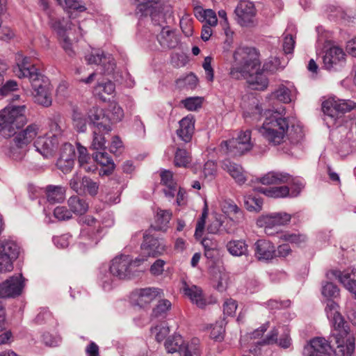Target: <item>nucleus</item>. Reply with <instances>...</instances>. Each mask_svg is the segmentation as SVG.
Masks as SVG:
<instances>
[{
	"mask_svg": "<svg viewBox=\"0 0 356 356\" xmlns=\"http://www.w3.org/2000/svg\"><path fill=\"white\" fill-rule=\"evenodd\" d=\"M16 63L17 66L14 69V72L20 79H29L35 102L44 107L51 106L52 97L50 83L47 77L38 72L35 64L29 57L17 54Z\"/></svg>",
	"mask_w": 356,
	"mask_h": 356,
	"instance_id": "nucleus-1",
	"label": "nucleus"
},
{
	"mask_svg": "<svg viewBox=\"0 0 356 356\" xmlns=\"http://www.w3.org/2000/svg\"><path fill=\"white\" fill-rule=\"evenodd\" d=\"M337 304L331 300L327 301L325 312L334 325L331 334V341L337 344L335 356H352L355 349V334L350 330L349 324L345 321L337 310Z\"/></svg>",
	"mask_w": 356,
	"mask_h": 356,
	"instance_id": "nucleus-2",
	"label": "nucleus"
},
{
	"mask_svg": "<svg viewBox=\"0 0 356 356\" xmlns=\"http://www.w3.org/2000/svg\"><path fill=\"white\" fill-rule=\"evenodd\" d=\"M260 182L264 185L291 184V192L288 186L272 187L269 188H259L258 191L266 196L274 198L285 197L287 196L296 197L303 188L301 182L295 181L287 173L270 172L260 179Z\"/></svg>",
	"mask_w": 356,
	"mask_h": 356,
	"instance_id": "nucleus-3",
	"label": "nucleus"
},
{
	"mask_svg": "<svg viewBox=\"0 0 356 356\" xmlns=\"http://www.w3.org/2000/svg\"><path fill=\"white\" fill-rule=\"evenodd\" d=\"M235 66L232 67L230 75L233 79H241L250 72L260 68L259 53L253 47H238L234 54Z\"/></svg>",
	"mask_w": 356,
	"mask_h": 356,
	"instance_id": "nucleus-4",
	"label": "nucleus"
},
{
	"mask_svg": "<svg viewBox=\"0 0 356 356\" xmlns=\"http://www.w3.org/2000/svg\"><path fill=\"white\" fill-rule=\"evenodd\" d=\"M26 106H8L0 111V134L4 137H10L15 131L21 129L27 123L25 115Z\"/></svg>",
	"mask_w": 356,
	"mask_h": 356,
	"instance_id": "nucleus-5",
	"label": "nucleus"
},
{
	"mask_svg": "<svg viewBox=\"0 0 356 356\" xmlns=\"http://www.w3.org/2000/svg\"><path fill=\"white\" fill-rule=\"evenodd\" d=\"M266 118L259 129V133L270 143L277 145L283 142L286 131L289 130V122L285 118L280 116L277 111L266 113Z\"/></svg>",
	"mask_w": 356,
	"mask_h": 356,
	"instance_id": "nucleus-6",
	"label": "nucleus"
},
{
	"mask_svg": "<svg viewBox=\"0 0 356 356\" xmlns=\"http://www.w3.org/2000/svg\"><path fill=\"white\" fill-rule=\"evenodd\" d=\"M356 108V102L350 99L330 98L322 104L324 121L328 127H338L341 124L343 114Z\"/></svg>",
	"mask_w": 356,
	"mask_h": 356,
	"instance_id": "nucleus-7",
	"label": "nucleus"
},
{
	"mask_svg": "<svg viewBox=\"0 0 356 356\" xmlns=\"http://www.w3.org/2000/svg\"><path fill=\"white\" fill-rule=\"evenodd\" d=\"M40 131V126L35 123L29 124L26 128L15 131L13 135L15 147L11 149V156L15 160H21L26 154L27 147L36 138Z\"/></svg>",
	"mask_w": 356,
	"mask_h": 356,
	"instance_id": "nucleus-8",
	"label": "nucleus"
},
{
	"mask_svg": "<svg viewBox=\"0 0 356 356\" xmlns=\"http://www.w3.org/2000/svg\"><path fill=\"white\" fill-rule=\"evenodd\" d=\"M144 261L143 258H137L133 260L127 255L116 257L112 260L109 268L110 273L120 279H129L137 275V268Z\"/></svg>",
	"mask_w": 356,
	"mask_h": 356,
	"instance_id": "nucleus-9",
	"label": "nucleus"
},
{
	"mask_svg": "<svg viewBox=\"0 0 356 356\" xmlns=\"http://www.w3.org/2000/svg\"><path fill=\"white\" fill-rule=\"evenodd\" d=\"M51 29L57 34L58 41L69 56H74L75 52L73 49V41L75 38L72 39L70 35L72 33L74 25L70 19L64 18L51 19L50 22Z\"/></svg>",
	"mask_w": 356,
	"mask_h": 356,
	"instance_id": "nucleus-10",
	"label": "nucleus"
},
{
	"mask_svg": "<svg viewBox=\"0 0 356 356\" xmlns=\"http://www.w3.org/2000/svg\"><path fill=\"white\" fill-rule=\"evenodd\" d=\"M250 131L241 132L237 138L222 141L220 144V150L232 156H237L250 151L252 147L251 143Z\"/></svg>",
	"mask_w": 356,
	"mask_h": 356,
	"instance_id": "nucleus-11",
	"label": "nucleus"
},
{
	"mask_svg": "<svg viewBox=\"0 0 356 356\" xmlns=\"http://www.w3.org/2000/svg\"><path fill=\"white\" fill-rule=\"evenodd\" d=\"M291 219V215L286 212H274L261 215L257 220V225L264 228L268 236L275 233V228L287 225Z\"/></svg>",
	"mask_w": 356,
	"mask_h": 356,
	"instance_id": "nucleus-12",
	"label": "nucleus"
},
{
	"mask_svg": "<svg viewBox=\"0 0 356 356\" xmlns=\"http://www.w3.org/2000/svg\"><path fill=\"white\" fill-rule=\"evenodd\" d=\"M182 337L180 335H175L165 341V347L168 353H170L179 351L183 353L184 356H200V340L198 339H193L186 347H182Z\"/></svg>",
	"mask_w": 356,
	"mask_h": 356,
	"instance_id": "nucleus-13",
	"label": "nucleus"
},
{
	"mask_svg": "<svg viewBox=\"0 0 356 356\" xmlns=\"http://www.w3.org/2000/svg\"><path fill=\"white\" fill-rule=\"evenodd\" d=\"M19 248L13 241L0 242V273L11 271L13 262L19 255Z\"/></svg>",
	"mask_w": 356,
	"mask_h": 356,
	"instance_id": "nucleus-14",
	"label": "nucleus"
},
{
	"mask_svg": "<svg viewBox=\"0 0 356 356\" xmlns=\"http://www.w3.org/2000/svg\"><path fill=\"white\" fill-rule=\"evenodd\" d=\"M234 13L235 19L240 26L250 27L254 24L257 9L252 2L240 1L234 10Z\"/></svg>",
	"mask_w": 356,
	"mask_h": 356,
	"instance_id": "nucleus-15",
	"label": "nucleus"
},
{
	"mask_svg": "<svg viewBox=\"0 0 356 356\" xmlns=\"http://www.w3.org/2000/svg\"><path fill=\"white\" fill-rule=\"evenodd\" d=\"M330 345L327 340L324 338L317 337L310 341L309 343L306 345L303 350L304 356H324L325 355H330V350L332 349L334 353V349L337 344L332 343Z\"/></svg>",
	"mask_w": 356,
	"mask_h": 356,
	"instance_id": "nucleus-16",
	"label": "nucleus"
},
{
	"mask_svg": "<svg viewBox=\"0 0 356 356\" xmlns=\"http://www.w3.org/2000/svg\"><path fill=\"white\" fill-rule=\"evenodd\" d=\"M86 60L88 64L101 65L105 74H109L114 72L115 63L113 56L102 51L92 50L90 54L86 56Z\"/></svg>",
	"mask_w": 356,
	"mask_h": 356,
	"instance_id": "nucleus-17",
	"label": "nucleus"
},
{
	"mask_svg": "<svg viewBox=\"0 0 356 356\" xmlns=\"http://www.w3.org/2000/svg\"><path fill=\"white\" fill-rule=\"evenodd\" d=\"M163 291L154 287L138 289L131 293V300L140 307H145L149 305L157 297H161Z\"/></svg>",
	"mask_w": 356,
	"mask_h": 356,
	"instance_id": "nucleus-18",
	"label": "nucleus"
},
{
	"mask_svg": "<svg viewBox=\"0 0 356 356\" xmlns=\"http://www.w3.org/2000/svg\"><path fill=\"white\" fill-rule=\"evenodd\" d=\"M165 250V245L162 240L154 238L145 234L144 241L141 245L142 257L146 260V257H156L162 254Z\"/></svg>",
	"mask_w": 356,
	"mask_h": 356,
	"instance_id": "nucleus-19",
	"label": "nucleus"
},
{
	"mask_svg": "<svg viewBox=\"0 0 356 356\" xmlns=\"http://www.w3.org/2000/svg\"><path fill=\"white\" fill-rule=\"evenodd\" d=\"M75 149L70 143H65L61 149L56 166L63 173H69L74 165Z\"/></svg>",
	"mask_w": 356,
	"mask_h": 356,
	"instance_id": "nucleus-20",
	"label": "nucleus"
},
{
	"mask_svg": "<svg viewBox=\"0 0 356 356\" xmlns=\"http://www.w3.org/2000/svg\"><path fill=\"white\" fill-rule=\"evenodd\" d=\"M88 118L99 132L108 133L111 130V119L106 115L103 109L92 107L88 113Z\"/></svg>",
	"mask_w": 356,
	"mask_h": 356,
	"instance_id": "nucleus-21",
	"label": "nucleus"
},
{
	"mask_svg": "<svg viewBox=\"0 0 356 356\" xmlns=\"http://www.w3.org/2000/svg\"><path fill=\"white\" fill-rule=\"evenodd\" d=\"M21 278V275L13 276L0 284V299L19 296L23 289Z\"/></svg>",
	"mask_w": 356,
	"mask_h": 356,
	"instance_id": "nucleus-22",
	"label": "nucleus"
},
{
	"mask_svg": "<svg viewBox=\"0 0 356 356\" xmlns=\"http://www.w3.org/2000/svg\"><path fill=\"white\" fill-rule=\"evenodd\" d=\"M345 56L342 49L337 47L330 48L323 58L324 67L329 70H338L344 63Z\"/></svg>",
	"mask_w": 356,
	"mask_h": 356,
	"instance_id": "nucleus-23",
	"label": "nucleus"
},
{
	"mask_svg": "<svg viewBox=\"0 0 356 356\" xmlns=\"http://www.w3.org/2000/svg\"><path fill=\"white\" fill-rule=\"evenodd\" d=\"M254 257L259 261H268L276 257V248L270 241L259 239L254 244Z\"/></svg>",
	"mask_w": 356,
	"mask_h": 356,
	"instance_id": "nucleus-24",
	"label": "nucleus"
},
{
	"mask_svg": "<svg viewBox=\"0 0 356 356\" xmlns=\"http://www.w3.org/2000/svg\"><path fill=\"white\" fill-rule=\"evenodd\" d=\"M327 276L328 278H331V276L337 277L347 290L355 294L356 298V269L343 272L332 270L327 273Z\"/></svg>",
	"mask_w": 356,
	"mask_h": 356,
	"instance_id": "nucleus-25",
	"label": "nucleus"
},
{
	"mask_svg": "<svg viewBox=\"0 0 356 356\" xmlns=\"http://www.w3.org/2000/svg\"><path fill=\"white\" fill-rule=\"evenodd\" d=\"M58 143V138L55 136L45 135L38 137L34 143L35 150L44 158L52 156Z\"/></svg>",
	"mask_w": 356,
	"mask_h": 356,
	"instance_id": "nucleus-26",
	"label": "nucleus"
},
{
	"mask_svg": "<svg viewBox=\"0 0 356 356\" xmlns=\"http://www.w3.org/2000/svg\"><path fill=\"white\" fill-rule=\"evenodd\" d=\"M242 78L246 79L249 87L252 90H264L268 85V79L266 73L261 70L260 68L247 73Z\"/></svg>",
	"mask_w": 356,
	"mask_h": 356,
	"instance_id": "nucleus-27",
	"label": "nucleus"
},
{
	"mask_svg": "<svg viewBox=\"0 0 356 356\" xmlns=\"http://www.w3.org/2000/svg\"><path fill=\"white\" fill-rule=\"evenodd\" d=\"M195 129V120L193 115H187L179 121V128L177 130V135L185 143H189Z\"/></svg>",
	"mask_w": 356,
	"mask_h": 356,
	"instance_id": "nucleus-28",
	"label": "nucleus"
},
{
	"mask_svg": "<svg viewBox=\"0 0 356 356\" xmlns=\"http://www.w3.org/2000/svg\"><path fill=\"white\" fill-rule=\"evenodd\" d=\"M81 221L83 222V224L87 225L88 227H92L93 225H95L97 220L95 218L90 216H87L84 218H83ZM102 232V229L100 226L98 227L96 233H92V234H90V232H91L90 227L88 228L87 229H83L81 232V237L82 238H84L86 241H88L86 242L85 243L89 246L92 247L97 244L98 241L100 239V237H99L98 234Z\"/></svg>",
	"mask_w": 356,
	"mask_h": 356,
	"instance_id": "nucleus-29",
	"label": "nucleus"
},
{
	"mask_svg": "<svg viewBox=\"0 0 356 356\" xmlns=\"http://www.w3.org/2000/svg\"><path fill=\"white\" fill-rule=\"evenodd\" d=\"M222 168L226 171L239 185L243 184L247 177L242 166L234 163L229 159H225L222 163Z\"/></svg>",
	"mask_w": 356,
	"mask_h": 356,
	"instance_id": "nucleus-30",
	"label": "nucleus"
},
{
	"mask_svg": "<svg viewBox=\"0 0 356 356\" xmlns=\"http://www.w3.org/2000/svg\"><path fill=\"white\" fill-rule=\"evenodd\" d=\"M172 10L169 6H161L159 5L157 8L150 11L152 21L155 26H165L168 21L172 18Z\"/></svg>",
	"mask_w": 356,
	"mask_h": 356,
	"instance_id": "nucleus-31",
	"label": "nucleus"
},
{
	"mask_svg": "<svg viewBox=\"0 0 356 356\" xmlns=\"http://www.w3.org/2000/svg\"><path fill=\"white\" fill-rule=\"evenodd\" d=\"M222 211L234 224H240L244 220L243 211L232 200H225L222 203Z\"/></svg>",
	"mask_w": 356,
	"mask_h": 356,
	"instance_id": "nucleus-32",
	"label": "nucleus"
},
{
	"mask_svg": "<svg viewBox=\"0 0 356 356\" xmlns=\"http://www.w3.org/2000/svg\"><path fill=\"white\" fill-rule=\"evenodd\" d=\"M183 290L185 296H186L191 301L195 304L200 308H204L207 305V301L204 298L202 290L201 288L195 285H188L184 284Z\"/></svg>",
	"mask_w": 356,
	"mask_h": 356,
	"instance_id": "nucleus-33",
	"label": "nucleus"
},
{
	"mask_svg": "<svg viewBox=\"0 0 356 356\" xmlns=\"http://www.w3.org/2000/svg\"><path fill=\"white\" fill-rule=\"evenodd\" d=\"M66 190L61 186L49 185L45 188V193L50 204L60 203L65 198Z\"/></svg>",
	"mask_w": 356,
	"mask_h": 356,
	"instance_id": "nucleus-34",
	"label": "nucleus"
},
{
	"mask_svg": "<svg viewBox=\"0 0 356 356\" xmlns=\"http://www.w3.org/2000/svg\"><path fill=\"white\" fill-rule=\"evenodd\" d=\"M67 204L71 213L76 215H83L88 209V203L76 195L70 197L67 200Z\"/></svg>",
	"mask_w": 356,
	"mask_h": 356,
	"instance_id": "nucleus-35",
	"label": "nucleus"
},
{
	"mask_svg": "<svg viewBox=\"0 0 356 356\" xmlns=\"http://www.w3.org/2000/svg\"><path fill=\"white\" fill-rule=\"evenodd\" d=\"M228 252L233 256L245 255L248 252V245L243 240H232L227 243Z\"/></svg>",
	"mask_w": 356,
	"mask_h": 356,
	"instance_id": "nucleus-36",
	"label": "nucleus"
},
{
	"mask_svg": "<svg viewBox=\"0 0 356 356\" xmlns=\"http://www.w3.org/2000/svg\"><path fill=\"white\" fill-rule=\"evenodd\" d=\"M72 120L74 128L78 131L83 133L87 129V120L78 107L72 110Z\"/></svg>",
	"mask_w": 356,
	"mask_h": 356,
	"instance_id": "nucleus-37",
	"label": "nucleus"
},
{
	"mask_svg": "<svg viewBox=\"0 0 356 356\" xmlns=\"http://www.w3.org/2000/svg\"><path fill=\"white\" fill-rule=\"evenodd\" d=\"M279 238L281 241L295 244L297 246H301L307 241V237L304 234L293 233L290 232H282Z\"/></svg>",
	"mask_w": 356,
	"mask_h": 356,
	"instance_id": "nucleus-38",
	"label": "nucleus"
},
{
	"mask_svg": "<svg viewBox=\"0 0 356 356\" xmlns=\"http://www.w3.org/2000/svg\"><path fill=\"white\" fill-rule=\"evenodd\" d=\"M172 213L168 210L158 209L155 225L154 228L156 230L165 231L171 219Z\"/></svg>",
	"mask_w": 356,
	"mask_h": 356,
	"instance_id": "nucleus-39",
	"label": "nucleus"
},
{
	"mask_svg": "<svg viewBox=\"0 0 356 356\" xmlns=\"http://www.w3.org/2000/svg\"><path fill=\"white\" fill-rule=\"evenodd\" d=\"M278 332L274 330L271 332V334L268 335L266 339V343H273L276 342L280 346L287 348L291 346V338L288 332H284V334L277 339Z\"/></svg>",
	"mask_w": 356,
	"mask_h": 356,
	"instance_id": "nucleus-40",
	"label": "nucleus"
},
{
	"mask_svg": "<svg viewBox=\"0 0 356 356\" xmlns=\"http://www.w3.org/2000/svg\"><path fill=\"white\" fill-rule=\"evenodd\" d=\"M190 154L184 149L178 147L175 152L174 163L177 167L186 168L191 163Z\"/></svg>",
	"mask_w": 356,
	"mask_h": 356,
	"instance_id": "nucleus-41",
	"label": "nucleus"
},
{
	"mask_svg": "<svg viewBox=\"0 0 356 356\" xmlns=\"http://www.w3.org/2000/svg\"><path fill=\"white\" fill-rule=\"evenodd\" d=\"M115 90L113 83L108 81L105 83L99 82L94 88L95 95L99 96L101 99L105 100L104 95H111Z\"/></svg>",
	"mask_w": 356,
	"mask_h": 356,
	"instance_id": "nucleus-42",
	"label": "nucleus"
},
{
	"mask_svg": "<svg viewBox=\"0 0 356 356\" xmlns=\"http://www.w3.org/2000/svg\"><path fill=\"white\" fill-rule=\"evenodd\" d=\"M303 138L304 132L302 127L299 124L291 125L288 134V139L290 143L293 145H297L301 142Z\"/></svg>",
	"mask_w": 356,
	"mask_h": 356,
	"instance_id": "nucleus-43",
	"label": "nucleus"
},
{
	"mask_svg": "<svg viewBox=\"0 0 356 356\" xmlns=\"http://www.w3.org/2000/svg\"><path fill=\"white\" fill-rule=\"evenodd\" d=\"M93 158L100 165L106 166L109 172L112 171L115 168L113 160L106 152H97L93 154Z\"/></svg>",
	"mask_w": 356,
	"mask_h": 356,
	"instance_id": "nucleus-44",
	"label": "nucleus"
},
{
	"mask_svg": "<svg viewBox=\"0 0 356 356\" xmlns=\"http://www.w3.org/2000/svg\"><path fill=\"white\" fill-rule=\"evenodd\" d=\"M226 322L225 319L217 321L212 325L210 337L216 341H221L223 339L225 334V325Z\"/></svg>",
	"mask_w": 356,
	"mask_h": 356,
	"instance_id": "nucleus-45",
	"label": "nucleus"
},
{
	"mask_svg": "<svg viewBox=\"0 0 356 356\" xmlns=\"http://www.w3.org/2000/svg\"><path fill=\"white\" fill-rule=\"evenodd\" d=\"M245 205L248 211H259L262 208L263 200L260 197L249 195L245 197Z\"/></svg>",
	"mask_w": 356,
	"mask_h": 356,
	"instance_id": "nucleus-46",
	"label": "nucleus"
},
{
	"mask_svg": "<svg viewBox=\"0 0 356 356\" xmlns=\"http://www.w3.org/2000/svg\"><path fill=\"white\" fill-rule=\"evenodd\" d=\"M105 133L103 131L99 132L97 129L93 131V140L91 147L93 149L96 150H104L106 147V139L103 134Z\"/></svg>",
	"mask_w": 356,
	"mask_h": 356,
	"instance_id": "nucleus-47",
	"label": "nucleus"
},
{
	"mask_svg": "<svg viewBox=\"0 0 356 356\" xmlns=\"http://www.w3.org/2000/svg\"><path fill=\"white\" fill-rule=\"evenodd\" d=\"M82 185L83 186L82 193H88L92 196L97 195L99 189V185L97 182L89 177H84L82 178Z\"/></svg>",
	"mask_w": 356,
	"mask_h": 356,
	"instance_id": "nucleus-48",
	"label": "nucleus"
},
{
	"mask_svg": "<svg viewBox=\"0 0 356 356\" xmlns=\"http://www.w3.org/2000/svg\"><path fill=\"white\" fill-rule=\"evenodd\" d=\"M200 19L206 22L205 24L215 26L218 19L215 12L211 9L204 10L199 13Z\"/></svg>",
	"mask_w": 356,
	"mask_h": 356,
	"instance_id": "nucleus-49",
	"label": "nucleus"
},
{
	"mask_svg": "<svg viewBox=\"0 0 356 356\" xmlns=\"http://www.w3.org/2000/svg\"><path fill=\"white\" fill-rule=\"evenodd\" d=\"M171 308V303L169 300L163 299L159 302L156 307L153 309L152 316L159 317L165 314Z\"/></svg>",
	"mask_w": 356,
	"mask_h": 356,
	"instance_id": "nucleus-50",
	"label": "nucleus"
},
{
	"mask_svg": "<svg viewBox=\"0 0 356 356\" xmlns=\"http://www.w3.org/2000/svg\"><path fill=\"white\" fill-rule=\"evenodd\" d=\"M202 101L200 97H188L181 101V104L188 111H196L201 107Z\"/></svg>",
	"mask_w": 356,
	"mask_h": 356,
	"instance_id": "nucleus-51",
	"label": "nucleus"
},
{
	"mask_svg": "<svg viewBox=\"0 0 356 356\" xmlns=\"http://www.w3.org/2000/svg\"><path fill=\"white\" fill-rule=\"evenodd\" d=\"M238 307L237 302L232 298H227L222 305L223 314L234 316Z\"/></svg>",
	"mask_w": 356,
	"mask_h": 356,
	"instance_id": "nucleus-52",
	"label": "nucleus"
},
{
	"mask_svg": "<svg viewBox=\"0 0 356 356\" xmlns=\"http://www.w3.org/2000/svg\"><path fill=\"white\" fill-rule=\"evenodd\" d=\"M273 95L275 98L284 103H288L291 102L290 90L286 86H282L275 90Z\"/></svg>",
	"mask_w": 356,
	"mask_h": 356,
	"instance_id": "nucleus-53",
	"label": "nucleus"
},
{
	"mask_svg": "<svg viewBox=\"0 0 356 356\" xmlns=\"http://www.w3.org/2000/svg\"><path fill=\"white\" fill-rule=\"evenodd\" d=\"M161 30L160 33L157 35V40L160 44L164 47H171L170 44L168 40V38L170 35L171 31L168 26H160Z\"/></svg>",
	"mask_w": 356,
	"mask_h": 356,
	"instance_id": "nucleus-54",
	"label": "nucleus"
},
{
	"mask_svg": "<svg viewBox=\"0 0 356 356\" xmlns=\"http://www.w3.org/2000/svg\"><path fill=\"white\" fill-rule=\"evenodd\" d=\"M339 291L337 286L331 282H327L322 288V294L327 298H336Z\"/></svg>",
	"mask_w": 356,
	"mask_h": 356,
	"instance_id": "nucleus-55",
	"label": "nucleus"
},
{
	"mask_svg": "<svg viewBox=\"0 0 356 356\" xmlns=\"http://www.w3.org/2000/svg\"><path fill=\"white\" fill-rule=\"evenodd\" d=\"M54 216L59 220H67L72 218L70 210L63 206L56 207L54 209Z\"/></svg>",
	"mask_w": 356,
	"mask_h": 356,
	"instance_id": "nucleus-56",
	"label": "nucleus"
},
{
	"mask_svg": "<svg viewBox=\"0 0 356 356\" xmlns=\"http://www.w3.org/2000/svg\"><path fill=\"white\" fill-rule=\"evenodd\" d=\"M207 216V208L204 210L202 213L201 218L197 220L195 232V237L197 239H200L202 238L204 229L205 226V220Z\"/></svg>",
	"mask_w": 356,
	"mask_h": 356,
	"instance_id": "nucleus-57",
	"label": "nucleus"
},
{
	"mask_svg": "<svg viewBox=\"0 0 356 356\" xmlns=\"http://www.w3.org/2000/svg\"><path fill=\"white\" fill-rule=\"evenodd\" d=\"M217 167L213 161H208L203 168V174L205 178L212 179L216 173Z\"/></svg>",
	"mask_w": 356,
	"mask_h": 356,
	"instance_id": "nucleus-58",
	"label": "nucleus"
},
{
	"mask_svg": "<svg viewBox=\"0 0 356 356\" xmlns=\"http://www.w3.org/2000/svg\"><path fill=\"white\" fill-rule=\"evenodd\" d=\"M295 40L291 34H285L283 41V51L286 54H291L295 46Z\"/></svg>",
	"mask_w": 356,
	"mask_h": 356,
	"instance_id": "nucleus-59",
	"label": "nucleus"
},
{
	"mask_svg": "<svg viewBox=\"0 0 356 356\" xmlns=\"http://www.w3.org/2000/svg\"><path fill=\"white\" fill-rule=\"evenodd\" d=\"M60 4L67 8L76 10L83 12L86 10V7L80 3L77 0H63L60 2Z\"/></svg>",
	"mask_w": 356,
	"mask_h": 356,
	"instance_id": "nucleus-60",
	"label": "nucleus"
},
{
	"mask_svg": "<svg viewBox=\"0 0 356 356\" xmlns=\"http://www.w3.org/2000/svg\"><path fill=\"white\" fill-rule=\"evenodd\" d=\"M151 332L155 334L156 339L158 341H161L169 333V329L165 326H156L151 329Z\"/></svg>",
	"mask_w": 356,
	"mask_h": 356,
	"instance_id": "nucleus-61",
	"label": "nucleus"
},
{
	"mask_svg": "<svg viewBox=\"0 0 356 356\" xmlns=\"http://www.w3.org/2000/svg\"><path fill=\"white\" fill-rule=\"evenodd\" d=\"M211 60L212 58L210 56H207L203 62L202 67L206 73L207 79L209 81H212L213 80V70L211 67Z\"/></svg>",
	"mask_w": 356,
	"mask_h": 356,
	"instance_id": "nucleus-62",
	"label": "nucleus"
},
{
	"mask_svg": "<svg viewBox=\"0 0 356 356\" xmlns=\"http://www.w3.org/2000/svg\"><path fill=\"white\" fill-rule=\"evenodd\" d=\"M161 182L166 187H172V186L177 185L174 181L172 172L170 170H163L161 172Z\"/></svg>",
	"mask_w": 356,
	"mask_h": 356,
	"instance_id": "nucleus-63",
	"label": "nucleus"
},
{
	"mask_svg": "<svg viewBox=\"0 0 356 356\" xmlns=\"http://www.w3.org/2000/svg\"><path fill=\"white\" fill-rule=\"evenodd\" d=\"M43 343L48 346H56L60 341V338L58 337H54L49 332H45L42 336Z\"/></svg>",
	"mask_w": 356,
	"mask_h": 356,
	"instance_id": "nucleus-64",
	"label": "nucleus"
}]
</instances>
